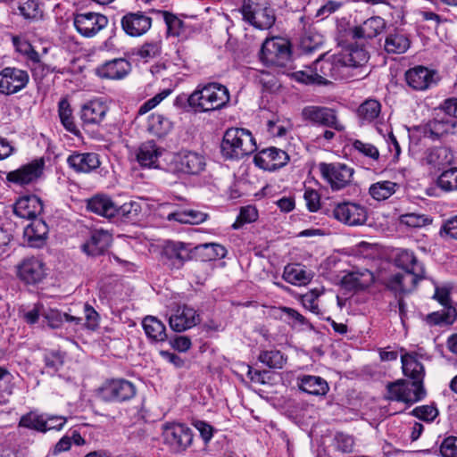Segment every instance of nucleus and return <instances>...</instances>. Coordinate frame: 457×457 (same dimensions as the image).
I'll return each mask as SVG.
<instances>
[{"instance_id": "obj_3", "label": "nucleus", "mask_w": 457, "mask_h": 457, "mask_svg": "<svg viewBox=\"0 0 457 457\" xmlns=\"http://www.w3.org/2000/svg\"><path fill=\"white\" fill-rule=\"evenodd\" d=\"M395 263L403 271L390 275L385 281L386 287L395 293H410L418 282L425 278V268L412 251L399 249Z\"/></svg>"}, {"instance_id": "obj_24", "label": "nucleus", "mask_w": 457, "mask_h": 457, "mask_svg": "<svg viewBox=\"0 0 457 457\" xmlns=\"http://www.w3.org/2000/svg\"><path fill=\"white\" fill-rule=\"evenodd\" d=\"M43 212V204L37 195L20 197L13 206V212L20 218L35 220Z\"/></svg>"}, {"instance_id": "obj_25", "label": "nucleus", "mask_w": 457, "mask_h": 457, "mask_svg": "<svg viewBox=\"0 0 457 457\" xmlns=\"http://www.w3.org/2000/svg\"><path fill=\"white\" fill-rule=\"evenodd\" d=\"M112 241V236L105 230L94 229L90 231L88 239L81 245L82 251L87 255L102 254Z\"/></svg>"}, {"instance_id": "obj_11", "label": "nucleus", "mask_w": 457, "mask_h": 457, "mask_svg": "<svg viewBox=\"0 0 457 457\" xmlns=\"http://www.w3.org/2000/svg\"><path fill=\"white\" fill-rule=\"evenodd\" d=\"M305 121L333 129L337 131H344L345 127L338 120L337 111L326 106H305L301 112Z\"/></svg>"}, {"instance_id": "obj_9", "label": "nucleus", "mask_w": 457, "mask_h": 457, "mask_svg": "<svg viewBox=\"0 0 457 457\" xmlns=\"http://www.w3.org/2000/svg\"><path fill=\"white\" fill-rule=\"evenodd\" d=\"M162 436L166 445L176 452H185L191 446L194 439L192 429L183 423H165L162 426Z\"/></svg>"}, {"instance_id": "obj_50", "label": "nucleus", "mask_w": 457, "mask_h": 457, "mask_svg": "<svg viewBox=\"0 0 457 457\" xmlns=\"http://www.w3.org/2000/svg\"><path fill=\"white\" fill-rule=\"evenodd\" d=\"M200 251L206 261L224 258L227 254L226 248L215 243L204 244L196 247Z\"/></svg>"}, {"instance_id": "obj_28", "label": "nucleus", "mask_w": 457, "mask_h": 457, "mask_svg": "<svg viewBox=\"0 0 457 457\" xmlns=\"http://www.w3.org/2000/svg\"><path fill=\"white\" fill-rule=\"evenodd\" d=\"M87 209L107 219L115 217L116 204L104 194H97L87 200Z\"/></svg>"}, {"instance_id": "obj_21", "label": "nucleus", "mask_w": 457, "mask_h": 457, "mask_svg": "<svg viewBox=\"0 0 457 457\" xmlns=\"http://www.w3.org/2000/svg\"><path fill=\"white\" fill-rule=\"evenodd\" d=\"M436 72L424 66H416L405 73V80L409 87L415 90H426L435 85Z\"/></svg>"}, {"instance_id": "obj_51", "label": "nucleus", "mask_w": 457, "mask_h": 457, "mask_svg": "<svg viewBox=\"0 0 457 457\" xmlns=\"http://www.w3.org/2000/svg\"><path fill=\"white\" fill-rule=\"evenodd\" d=\"M319 71H315L314 63L312 67L307 68L304 71H297L291 74V77L303 84L305 85H322L324 83L323 80H320V78L318 77Z\"/></svg>"}, {"instance_id": "obj_62", "label": "nucleus", "mask_w": 457, "mask_h": 457, "mask_svg": "<svg viewBox=\"0 0 457 457\" xmlns=\"http://www.w3.org/2000/svg\"><path fill=\"white\" fill-rule=\"evenodd\" d=\"M171 93L170 89H164L161 93L155 95L154 97L150 98L146 102H145L138 110V114L142 115L152 109H154L155 106H157L163 99H165Z\"/></svg>"}, {"instance_id": "obj_26", "label": "nucleus", "mask_w": 457, "mask_h": 457, "mask_svg": "<svg viewBox=\"0 0 457 457\" xmlns=\"http://www.w3.org/2000/svg\"><path fill=\"white\" fill-rule=\"evenodd\" d=\"M109 108L101 98H96L86 103L81 108L80 118L85 124H100Z\"/></svg>"}, {"instance_id": "obj_17", "label": "nucleus", "mask_w": 457, "mask_h": 457, "mask_svg": "<svg viewBox=\"0 0 457 457\" xmlns=\"http://www.w3.org/2000/svg\"><path fill=\"white\" fill-rule=\"evenodd\" d=\"M289 160L288 154L278 148L269 147L259 152L253 158L255 165L264 170H276L285 166Z\"/></svg>"}, {"instance_id": "obj_15", "label": "nucleus", "mask_w": 457, "mask_h": 457, "mask_svg": "<svg viewBox=\"0 0 457 457\" xmlns=\"http://www.w3.org/2000/svg\"><path fill=\"white\" fill-rule=\"evenodd\" d=\"M29 81V73L15 67H6L0 71V93L9 96L25 88Z\"/></svg>"}, {"instance_id": "obj_10", "label": "nucleus", "mask_w": 457, "mask_h": 457, "mask_svg": "<svg viewBox=\"0 0 457 457\" xmlns=\"http://www.w3.org/2000/svg\"><path fill=\"white\" fill-rule=\"evenodd\" d=\"M137 393L136 386L127 379H111L99 389V396L104 402L122 403L132 399Z\"/></svg>"}, {"instance_id": "obj_57", "label": "nucleus", "mask_w": 457, "mask_h": 457, "mask_svg": "<svg viewBox=\"0 0 457 457\" xmlns=\"http://www.w3.org/2000/svg\"><path fill=\"white\" fill-rule=\"evenodd\" d=\"M400 220L401 223L411 228H421L431 222L426 215L417 213H407L402 215Z\"/></svg>"}, {"instance_id": "obj_59", "label": "nucleus", "mask_w": 457, "mask_h": 457, "mask_svg": "<svg viewBox=\"0 0 457 457\" xmlns=\"http://www.w3.org/2000/svg\"><path fill=\"white\" fill-rule=\"evenodd\" d=\"M42 316L51 328H59L64 321V314L56 309H48L42 312Z\"/></svg>"}, {"instance_id": "obj_4", "label": "nucleus", "mask_w": 457, "mask_h": 457, "mask_svg": "<svg viewBox=\"0 0 457 457\" xmlns=\"http://www.w3.org/2000/svg\"><path fill=\"white\" fill-rule=\"evenodd\" d=\"M229 99L226 86L217 82L200 84L188 96V107L195 112H208L223 108Z\"/></svg>"}, {"instance_id": "obj_2", "label": "nucleus", "mask_w": 457, "mask_h": 457, "mask_svg": "<svg viewBox=\"0 0 457 457\" xmlns=\"http://www.w3.org/2000/svg\"><path fill=\"white\" fill-rule=\"evenodd\" d=\"M401 361L404 376L412 381L398 379L389 383L386 386L387 399L406 403L419 402L426 396V390L423 386L424 366L418 361L415 353L403 354Z\"/></svg>"}, {"instance_id": "obj_16", "label": "nucleus", "mask_w": 457, "mask_h": 457, "mask_svg": "<svg viewBox=\"0 0 457 457\" xmlns=\"http://www.w3.org/2000/svg\"><path fill=\"white\" fill-rule=\"evenodd\" d=\"M164 262L172 269H180L191 259L189 245L183 242L169 241L162 250Z\"/></svg>"}, {"instance_id": "obj_5", "label": "nucleus", "mask_w": 457, "mask_h": 457, "mask_svg": "<svg viewBox=\"0 0 457 457\" xmlns=\"http://www.w3.org/2000/svg\"><path fill=\"white\" fill-rule=\"evenodd\" d=\"M221 154L226 159H240L256 150V143L252 133L245 129H227L220 145Z\"/></svg>"}, {"instance_id": "obj_64", "label": "nucleus", "mask_w": 457, "mask_h": 457, "mask_svg": "<svg viewBox=\"0 0 457 457\" xmlns=\"http://www.w3.org/2000/svg\"><path fill=\"white\" fill-rule=\"evenodd\" d=\"M440 453L442 457H457V437L445 438L440 445Z\"/></svg>"}, {"instance_id": "obj_42", "label": "nucleus", "mask_w": 457, "mask_h": 457, "mask_svg": "<svg viewBox=\"0 0 457 457\" xmlns=\"http://www.w3.org/2000/svg\"><path fill=\"white\" fill-rule=\"evenodd\" d=\"M122 29H150L152 18L142 12H129L121 20Z\"/></svg>"}, {"instance_id": "obj_56", "label": "nucleus", "mask_w": 457, "mask_h": 457, "mask_svg": "<svg viewBox=\"0 0 457 457\" xmlns=\"http://www.w3.org/2000/svg\"><path fill=\"white\" fill-rule=\"evenodd\" d=\"M85 323L82 327L89 330H96L99 327L100 316L98 312L89 304L84 305Z\"/></svg>"}, {"instance_id": "obj_52", "label": "nucleus", "mask_w": 457, "mask_h": 457, "mask_svg": "<svg viewBox=\"0 0 457 457\" xmlns=\"http://www.w3.org/2000/svg\"><path fill=\"white\" fill-rule=\"evenodd\" d=\"M321 294V290L314 288L303 295L301 297L303 306L318 316L322 314L317 303V300Z\"/></svg>"}, {"instance_id": "obj_32", "label": "nucleus", "mask_w": 457, "mask_h": 457, "mask_svg": "<svg viewBox=\"0 0 457 457\" xmlns=\"http://www.w3.org/2000/svg\"><path fill=\"white\" fill-rule=\"evenodd\" d=\"M299 381L300 389L309 395H325L329 389L327 381L320 377L304 375Z\"/></svg>"}, {"instance_id": "obj_49", "label": "nucleus", "mask_w": 457, "mask_h": 457, "mask_svg": "<svg viewBox=\"0 0 457 457\" xmlns=\"http://www.w3.org/2000/svg\"><path fill=\"white\" fill-rule=\"evenodd\" d=\"M259 361L271 369H281L286 362L281 352L278 350L263 351L259 355Z\"/></svg>"}, {"instance_id": "obj_22", "label": "nucleus", "mask_w": 457, "mask_h": 457, "mask_svg": "<svg viewBox=\"0 0 457 457\" xmlns=\"http://www.w3.org/2000/svg\"><path fill=\"white\" fill-rule=\"evenodd\" d=\"M457 134V120L450 119H434L424 129L425 137L432 140H443L449 135Z\"/></svg>"}, {"instance_id": "obj_34", "label": "nucleus", "mask_w": 457, "mask_h": 457, "mask_svg": "<svg viewBox=\"0 0 457 457\" xmlns=\"http://www.w3.org/2000/svg\"><path fill=\"white\" fill-rule=\"evenodd\" d=\"M381 112V104L376 99L365 100L357 109V117L361 125L375 122Z\"/></svg>"}, {"instance_id": "obj_14", "label": "nucleus", "mask_w": 457, "mask_h": 457, "mask_svg": "<svg viewBox=\"0 0 457 457\" xmlns=\"http://www.w3.org/2000/svg\"><path fill=\"white\" fill-rule=\"evenodd\" d=\"M46 263L37 257L24 258L17 265L18 278L28 285H37L47 276Z\"/></svg>"}, {"instance_id": "obj_55", "label": "nucleus", "mask_w": 457, "mask_h": 457, "mask_svg": "<svg viewBox=\"0 0 457 457\" xmlns=\"http://www.w3.org/2000/svg\"><path fill=\"white\" fill-rule=\"evenodd\" d=\"M155 20L163 21L167 29H183L184 22L178 16L165 11H154Z\"/></svg>"}, {"instance_id": "obj_27", "label": "nucleus", "mask_w": 457, "mask_h": 457, "mask_svg": "<svg viewBox=\"0 0 457 457\" xmlns=\"http://www.w3.org/2000/svg\"><path fill=\"white\" fill-rule=\"evenodd\" d=\"M23 235L30 247L40 248L46 243L48 227L41 219H35L24 228Z\"/></svg>"}, {"instance_id": "obj_63", "label": "nucleus", "mask_w": 457, "mask_h": 457, "mask_svg": "<svg viewBox=\"0 0 457 457\" xmlns=\"http://www.w3.org/2000/svg\"><path fill=\"white\" fill-rule=\"evenodd\" d=\"M160 53L161 46L157 42L145 43L137 51V54L145 61L154 58L155 56L159 55Z\"/></svg>"}, {"instance_id": "obj_40", "label": "nucleus", "mask_w": 457, "mask_h": 457, "mask_svg": "<svg viewBox=\"0 0 457 457\" xmlns=\"http://www.w3.org/2000/svg\"><path fill=\"white\" fill-rule=\"evenodd\" d=\"M252 77L254 82L264 91L273 92L280 87L277 76L270 71L255 70Z\"/></svg>"}, {"instance_id": "obj_6", "label": "nucleus", "mask_w": 457, "mask_h": 457, "mask_svg": "<svg viewBox=\"0 0 457 457\" xmlns=\"http://www.w3.org/2000/svg\"><path fill=\"white\" fill-rule=\"evenodd\" d=\"M205 167V157L200 153L189 150L174 154L169 163V169L173 173L190 176L201 174Z\"/></svg>"}, {"instance_id": "obj_13", "label": "nucleus", "mask_w": 457, "mask_h": 457, "mask_svg": "<svg viewBox=\"0 0 457 457\" xmlns=\"http://www.w3.org/2000/svg\"><path fill=\"white\" fill-rule=\"evenodd\" d=\"M263 58L278 66H285L291 58L290 42L284 37L267 39L262 46Z\"/></svg>"}, {"instance_id": "obj_54", "label": "nucleus", "mask_w": 457, "mask_h": 457, "mask_svg": "<svg viewBox=\"0 0 457 457\" xmlns=\"http://www.w3.org/2000/svg\"><path fill=\"white\" fill-rule=\"evenodd\" d=\"M20 426L33 428L40 432H46V416L32 413L22 416L20 420Z\"/></svg>"}, {"instance_id": "obj_33", "label": "nucleus", "mask_w": 457, "mask_h": 457, "mask_svg": "<svg viewBox=\"0 0 457 457\" xmlns=\"http://www.w3.org/2000/svg\"><path fill=\"white\" fill-rule=\"evenodd\" d=\"M142 326L148 339L152 342H164L167 339L165 325L154 316H147Z\"/></svg>"}, {"instance_id": "obj_8", "label": "nucleus", "mask_w": 457, "mask_h": 457, "mask_svg": "<svg viewBox=\"0 0 457 457\" xmlns=\"http://www.w3.org/2000/svg\"><path fill=\"white\" fill-rule=\"evenodd\" d=\"M328 215L345 225L355 227L363 225L367 221L368 211L361 204L343 201L335 203Z\"/></svg>"}, {"instance_id": "obj_12", "label": "nucleus", "mask_w": 457, "mask_h": 457, "mask_svg": "<svg viewBox=\"0 0 457 457\" xmlns=\"http://www.w3.org/2000/svg\"><path fill=\"white\" fill-rule=\"evenodd\" d=\"M319 170L333 190L345 187L351 183L353 175V168L340 162H320Z\"/></svg>"}, {"instance_id": "obj_60", "label": "nucleus", "mask_w": 457, "mask_h": 457, "mask_svg": "<svg viewBox=\"0 0 457 457\" xmlns=\"http://www.w3.org/2000/svg\"><path fill=\"white\" fill-rule=\"evenodd\" d=\"M412 414L420 420L433 421L438 415V411L432 405H422L413 409Z\"/></svg>"}, {"instance_id": "obj_47", "label": "nucleus", "mask_w": 457, "mask_h": 457, "mask_svg": "<svg viewBox=\"0 0 457 457\" xmlns=\"http://www.w3.org/2000/svg\"><path fill=\"white\" fill-rule=\"evenodd\" d=\"M58 113L63 127L71 133L78 131L77 126L72 116V110L69 101L66 98L60 100L58 104Z\"/></svg>"}, {"instance_id": "obj_38", "label": "nucleus", "mask_w": 457, "mask_h": 457, "mask_svg": "<svg viewBox=\"0 0 457 457\" xmlns=\"http://www.w3.org/2000/svg\"><path fill=\"white\" fill-rule=\"evenodd\" d=\"M398 187V184L389 180L378 181L370 187L369 193L374 200L384 201L393 195Z\"/></svg>"}, {"instance_id": "obj_23", "label": "nucleus", "mask_w": 457, "mask_h": 457, "mask_svg": "<svg viewBox=\"0 0 457 457\" xmlns=\"http://www.w3.org/2000/svg\"><path fill=\"white\" fill-rule=\"evenodd\" d=\"M71 169L78 173H89L99 168L101 162L96 153L74 152L67 158Z\"/></svg>"}, {"instance_id": "obj_61", "label": "nucleus", "mask_w": 457, "mask_h": 457, "mask_svg": "<svg viewBox=\"0 0 457 457\" xmlns=\"http://www.w3.org/2000/svg\"><path fill=\"white\" fill-rule=\"evenodd\" d=\"M171 93L170 89H164L161 93L155 95L154 97L150 98L146 102H145L138 110V114L142 115L152 109H154L155 106H157L163 99H165Z\"/></svg>"}, {"instance_id": "obj_58", "label": "nucleus", "mask_w": 457, "mask_h": 457, "mask_svg": "<svg viewBox=\"0 0 457 457\" xmlns=\"http://www.w3.org/2000/svg\"><path fill=\"white\" fill-rule=\"evenodd\" d=\"M258 217L257 210L251 205L242 207L237 221L233 224L234 228H238L244 223H250L256 220Z\"/></svg>"}, {"instance_id": "obj_48", "label": "nucleus", "mask_w": 457, "mask_h": 457, "mask_svg": "<svg viewBox=\"0 0 457 457\" xmlns=\"http://www.w3.org/2000/svg\"><path fill=\"white\" fill-rule=\"evenodd\" d=\"M115 217H120L127 221L135 220L141 212V205L136 201H130L118 206L116 204Z\"/></svg>"}, {"instance_id": "obj_35", "label": "nucleus", "mask_w": 457, "mask_h": 457, "mask_svg": "<svg viewBox=\"0 0 457 457\" xmlns=\"http://www.w3.org/2000/svg\"><path fill=\"white\" fill-rule=\"evenodd\" d=\"M75 29H104L108 24L106 16L94 13H79L74 18Z\"/></svg>"}, {"instance_id": "obj_53", "label": "nucleus", "mask_w": 457, "mask_h": 457, "mask_svg": "<svg viewBox=\"0 0 457 457\" xmlns=\"http://www.w3.org/2000/svg\"><path fill=\"white\" fill-rule=\"evenodd\" d=\"M353 148L360 154L370 158L373 161H378L379 158L378 149L370 143H366L359 139H355L352 143Z\"/></svg>"}, {"instance_id": "obj_41", "label": "nucleus", "mask_w": 457, "mask_h": 457, "mask_svg": "<svg viewBox=\"0 0 457 457\" xmlns=\"http://www.w3.org/2000/svg\"><path fill=\"white\" fill-rule=\"evenodd\" d=\"M64 353L60 351H46L44 354V369L42 373L55 375L63 366Z\"/></svg>"}, {"instance_id": "obj_20", "label": "nucleus", "mask_w": 457, "mask_h": 457, "mask_svg": "<svg viewBox=\"0 0 457 457\" xmlns=\"http://www.w3.org/2000/svg\"><path fill=\"white\" fill-rule=\"evenodd\" d=\"M131 65L124 58L107 61L96 68V74L105 79H122L130 71Z\"/></svg>"}, {"instance_id": "obj_37", "label": "nucleus", "mask_w": 457, "mask_h": 457, "mask_svg": "<svg viewBox=\"0 0 457 457\" xmlns=\"http://www.w3.org/2000/svg\"><path fill=\"white\" fill-rule=\"evenodd\" d=\"M277 312H278V315L279 318L292 328H312L308 320L293 308L281 306L277 309Z\"/></svg>"}, {"instance_id": "obj_31", "label": "nucleus", "mask_w": 457, "mask_h": 457, "mask_svg": "<svg viewBox=\"0 0 457 457\" xmlns=\"http://www.w3.org/2000/svg\"><path fill=\"white\" fill-rule=\"evenodd\" d=\"M424 159L427 164L440 169L453 162V154L448 147H433L427 150Z\"/></svg>"}, {"instance_id": "obj_7", "label": "nucleus", "mask_w": 457, "mask_h": 457, "mask_svg": "<svg viewBox=\"0 0 457 457\" xmlns=\"http://www.w3.org/2000/svg\"><path fill=\"white\" fill-rule=\"evenodd\" d=\"M241 12L243 19L255 29H271L276 21L271 7L253 0H243Z\"/></svg>"}, {"instance_id": "obj_1", "label": "nucleus", "mask_w": 457, "mask_h": 457, "mask_svg": "<svg viewBox=\"0 0 457 457\" xmlns=\"http://www.w3.org/2000/svg\"><path fill=\"white\" fill-rule=\"evenodd\" d=\"M377 36V30L365 35L364 30H337L335 36L342 51L328 57H321L314 62L318 77L322 85L330 83V79H343L349 76L350 69L364 65L369 60L364 46L368 38Z\"/></svg>"}, {"instance_id": "obj_36", "label": "nucleus", "mask_w": 457, "mask_h": 457, "mask_svg": "<svg viewBox=\"0 0 457 457\" xmlns=\"http://www.w3.org/2000/svg\"><path fill=\"white\" fill-rule=\"evenodd\" d=\"M410 46L411 41L405 35L394 31L386 36L384 47L388 54H401L405 53Z\"/></svg>"}, {"instance_id": "obj_19", "label": "nucleus", "mask_w": 457, "mask_h": 457, "mask_svg": "<svg viewBox=\"0 0 457 457\" xmlns=\"http://www.w3.org/2000/svg\"><path fill=\"white\" fill-rule=\"evenodd\" d=\"M44 161L36 159L7 174V180L18 185H27L40 177L43 172Z\"/></svg>"}, {"instance_id": "obj_45", "label": "nucleus", "mask_w": 457, "mask_h": 457, "mask_svg": "<svg viewBox=\"0 0 457 457\" xmlns=\"http://www.w3.org/2000/svg\"><path fill=\"white\" fill-rule=\"evenodd\" d=\"M283 278L290 284H304L310 279L309 274L300 264H289L285 267Z\"/></svg>"}, {"instance_id": "obj_46", "label": "nucleus", "mask_w": 457, "mask_h": 457, "mask_svg": "<svg viewBox=\"0 0 457 457\" xmlns=\"http://www.w3.org/2000/svg\"><path fill=\"white\" fill-rule=\"evenodd\" d=\"M12 43L17 52L24 55L29 61L35 64L41 65L39 54L33 48L31 44L21 37L13 36Z\"/></svg>"}, {"instance_id": "obj_39", "label": "nucleus", "mask_w": 457, "mask_h": 457, "mask_svg": "<svg viewBox=\"0 0 457 457\" xmlns=\"http://www.w3.org/2000/svg\"><path fill=\"white\" fill-rule=\"evenodd\" d=\"M149 130L155 136L162 137L166 136L172 129V122L166 116L160 113H153L148 120Z\"/></svg>"}, {"instance_id": "obj_44", "label": "nucleus", "mask_w": 457, "mask_h": 457, "mask_svg": "<svg viewBox=\"0 0 457 457\" xmlns=\"http://www.w3.org/2000/svg\"><path fill=\"white\" fill-rule=\"evenodd\" d=\"M436 186L442 191L450 193L457 191V167L445 170L436 179Z\"/></svg>"}, {"instance_id": "obj_43", "label": "nucleus", "mask_w": 457, "mask_h": 457, "mask_svg": "<svg viewBox=\"0 0 457 457\" xmlns=\"http://www.w3.org/2000/svg\"><path fill=\"white\" fill-rule=\"evenodd\" d=\"M207 218V214L196 210H186L175 212L168 214L169 220H176L179 223L199 224L204 222Z\"/></svg>"}, {"instance_id": "obj_30", "label": "nucleus", "mask_w": 457, "mask_h": 457, "mask_svg": "<svg viewBox=\"0 0 457 457\" xmlns=\"http://www.w3.org/2000/svg\"><path fill=\"white\" fill-rule=\"evenodd\" d=\"M162 152L154 141L143 143L137 150V161L142 167L156 168Z\"/></svg>"}, {"instance_id": "obj_29", "label": "nucleus", "mask_w": 457, "mask_h": 457, "mask_svg": "<svg viewBox=\"0 0 457 457\" xmlns=\"http://www.w3.org/2000/svg\"><path fill=\"white\" fill-rule=\"evenodd\" d=\"M373 282V274L368 270H354L345 274L342 279V286L347 290H362Z\"/></svg>"}, {"instance_id": "obj_18", "label": "nucleus", "mask_w": 457, "mask_h": 457, "mask_svg": "<svg viewBox=\"0 0 457 457\" xmlns=\"http://www.w3.org/2000/svg\"><path fill=\"white\" fill-rule=\"evenodd\" d=\"M200 322V316L194 308L187 305L178 306L169 318L172 330L182 332Z\"/></svg>"}]
</instances>
